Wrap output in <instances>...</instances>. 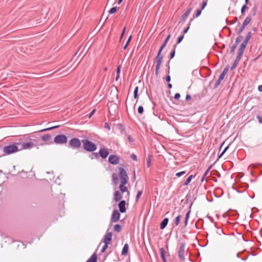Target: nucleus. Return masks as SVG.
<instances>
[{"instance_id":"obj_15","label":"nucleus","mask_w":262,"mask_h":262,"mask_svg":"<svg viewBox=\"0 0 262 262\" xmlns=\"http://www.w3.org/2000/svg\"><path fill=\"white\" fill-rule=\"evenodd\" d=\"M247 44H246V43H244V42H243L241 45V47H240V48L238 50V54L237 55L242 57L243 54V52L246 47V46H247Z\"/></svg>"},{"instance_id":"obj_21","label":"nucleus","mask_w":262,"mask_h":262,"mask_svg":"<svg viewBox=\"0 0 262 262\" xmlns=\"http://www.w3.org/2000/svg\"><path fill=\"white\" fill-rule=\"evenodd\" d=\"M129 247L127 244H125L124 246V247L122 249V255H126L127 254L128 251Z\"/></svg>"},{"instance_id":"obj_64","label":"nucleus","mask_w":262,"mask_h":262,"mask_svg":"<svg viewBox=\"0 0 262 262\" xmlns=\"http://www.w3.org/2000/svg\"><path fill=\"white\" fill-rule=\"evenodd\" d=\"M119 75H120V74H117V76H116V80L117 81V80L119 79V77H120Z\"/></svg>"},{"instance_id":"obj_46","label":"nucleus","mask_w":262,"mask_h":262,"mask_svg":"<svg viewBox=\"0 0 262 262\" xmlns=\"http://www.w3.org/2000/svg\"><path fill=\"white\" fill-rule=\"evenodd\" d=\"M131 158H132L133 160H134V161H137V157L136 156V155H135V154H133L132 155H131Z\"/></svg>"},{"instance_id":"obj_30","label":"nucleus","mask_w":262,"mask_h":262,"mask_svg":"<svg viewBox=\"0 0 262 262\" xmlns=\"http://www.w3.org/2000/svg\"><path fill=\"white\" fill-rule=\"evenodd\" d=\"M181 216L180 215H179L176 216L175 219V224L176 226H178L181 220Z\"/></svg>"},{"instance_id":"obj_43","label":"nucleus","mask_w":262,"mask_h":262,"mask_svg":"<svg viewBox=\"0 0 262 262\" xmlns=\"http://www.w3.org/2000/svg\"><path fill=\"white\" fill-rule=\"evenodd\" d=\"M202 9L201 10H198L196 15H195L196 17H198V16H199L201 15V14L202 13Z\"/></svg>"},{"instance_id":"obj_8","label":"nucleus","mask_w":262,"mask_h":262,"mask_svg":"<svg viewBox=\"0 0 262 262\" xmlns=\"http://www.w3.org/2000/svg\"><path fill=\"white\" fill-rule=\"evenodd\" d=\"M108 161L112 164L116 165L119 163V158L116 155H112L108 158Z\"/></svg>"},{"instance_id":"obj_7","label":"nucleus","mask_w":262,"mask_h":262,"mask_svg":"<svg viewBox=\"0 0 262 262\" xmlns=\"http://www.w3.org/2000/svg\"><path fill=\"white\" fill-rule=\"evenodd\" d=\"M70 145L74 148H78L81 146V142L77 138H73L69 142Z\"/></svg>"},{"instance_id":"obj_45","label":"nucleus","mask_w":262,"mask_h":262,"mask_svg":"<svg viewBox=\"0 0 262 262\" xmlns=\"http://www.w3.org/2000/svg\"><path fill=\"white\" fill-rule=\"evenodd\" d=\"M108 244H105L104 246H103V248H102V250H101V252H104L105 251V250H106V249L107 248V247H108Z\"/></svg>"},{"instance_id":"obj_63","label":"nucleus","mask_w":262,"mask_h":262,"mask_svg":"<svg viewBox=\"0 0 262 262\" xmlns=\"http://www.w3.org/2000/svg\"><path fill=\"white\" fill-rule=\"evenodd\" d=\"M128 44H127V43H126L125 45L123 47V49L124 50H125L127 47Z\"/></svg>"},{"instance_id":"obj_16","label":"nucleus","mask_w":262,"mask_h":262,"mask_svg":"<svg viewBox=\"0 0 262 262\" xmlns=\"http://www.w3.org/2000/svg\"><path fill=\"white\" fill-rule=\"evenodd\" d=\"M251 17L250 16H248L246 19H245V20L243 22V25H242V29H241V31H242V30H243V29L247 26L248 25L250 22L251 21Z\"/></svg>"},{"instance_id":"obj_37","label":"nucleus","mask_w":262,"mask_h":262,"mask_svg":"<svg viewBox=\"0 0 262 262\" xmlns=\"http://www.w3.org/2000/svg\"><path fill=\"white\" fill-rule=\"evenodd\" d=\"M229 148V146H226L225 149H224V150L222 151V152L221 154V155L219 156V158H220L224 154L225 152L227 151V150Z\"/></svg>"},{"instance_id":"obj_28","label":"nucleus","mask_w":262,"mask_h":262,"mask_svg":"<svg viewBox=\"0 0 262 262\" xmlns=\"http://www.w3.org/2000/svg\"><path fill=\"white\" fill-rule=\"evenodd\" d=\"M190 211H189L186 214L185 216V226H186L187 225L188 219L189 217V214H190Z\"/></svg>"},{"instance_id":"obj_49","label":"nucleus","mask_w":262,"mask_h":262,"mask_svg":"<svg viewBox=\"0 0 262 262\" xmlns=\"http://www.w3.org/2000/svg\"><path fill=\"white\" fill-rule=\"evenodd\" d=\"M120 71H121V66H119L118 67V68H117V74H120Z\"/></svg>"},{"instance_id":"obj_17","label":"nucleus","mask_w":262,"mask_h":262,"mask_svg":"<svg viewBox=\"0 0 262 262\" xmlns=\"http://www.w3.org/2000/svg\"><path fill=\"white\" fill-rule=\"evenodd\" d=\"M241 58V56H239L238 55H237L236 56V59L234 61L233 64H232V67L231 68V70H234L237 67V64L238 63V62L240 60Z\"/></svg>"},{"instance_id":"obj_60","label":"nucleus","mask_w":262,"mask_h":262,"mask_svg":"<svg viewBox=\"0 0 262 262\" xmlns=\"http://www.w3.org/2000/svg\"><path fill=\"white\" fill-rule=\"evenodd\" d=\"M189 29V27H188L187 28L184 29V31H183V33H186L187 32V31H188Z\"/></svg>"},{"instance_id":"obj_58","label":"nucleus","mask_w":262,"mask_h":262,"mask_svg":"<svg viewBox=\"0 0 262 262\" xmlns=\"http://www.w3.org/2000/svg\"><path fill=\"white\" fill-rule=\"evenodd\" d=\"M190 99H191V96H190V95H188H188H186V99L187 100H190Z\"/></svg>"},{"instance_id":"obj_44","label":"nucleus","mask_w":262,"mask_h":262,"mask_svg":"<svg viewBox=\"0 0 262 262\" xmlns=\"http://www.w3.org/2000/svg\"><path fill=\"white\" fill-rule=\"evenodd\" d=\"M167 44V42H166L165 41L164 42L163 44L162 45V46L161 47L160 49V50L159 51H160V52H162V50L164 49V48L165 47V46Z\"/></svg>"},{"instance_id":"obj_4","label":"nucleus","mask_w":262,"mask_h":262,"mask_svg":"<svg viewBox=\"0 0 262 262\" xmlns=\"http://www.w3.org/2000/svg\"><path fill=\"white\" fill-rule=\"evenodd\" d=\"M18 150V148L15 145H10L7 146H5L4 149V152L7 155L12 154Z\"/></svg>"},{"instance_id":"obj_33","label":"nucleus","mask_w":262,"mask_h":262,"mask_svg":"<svg viewBox=\"0 0 262 262\" xmlns=\"http://www.w3.org/2000/svg\"><path fill=\"white\" fill-rule=\"evenodd\" d=\"M117 10V7H113V8H112L110 10V11H109V13H110V14H114V13H116V12Z\"/></svg>"},{"instance_id":"obj_24","label":"nucleus","mask_w":262,"mask_h":262,"mask_svg":"<svg viewBox=\"0 0 262 262\" xmlns=\"http://www.w3.org/2000/svg\"><path fill=\"white\" fill-rule=\"evenodd\" d=\"M160 254H161V258H162L163 261L164 262H165L166 261V258H165V254H164V253H165L164 249L163 248H161L160 249Z\"/></svg>"},{"instance_id":"obj_56","label":"nucleus","mask_w":262,"mask_h":262,"mask_svg":"<svg viewBox=\"0 0 262 262\" xmlns=\"http://www.w3.org/2000/svg\"><path fill=\"white\" fill-rule=\"evenodd\" d=\"M170 37H171V35H170V34H169V35L167 36V37H166V38L165 39V41H165L166 42H167H167H168V41L169 40V38H170Z\"/></svg>"},{"instance_id":"obj_26","label":"nucleus","mask_w":262,"mask_h":262,"mask_svg":"<svg viewBox=\"0 0 262 262\" xmlns=\"http://www.w3.org/2000/svg\"><path fill=\"white\" fill-rule=\"evenodd\" d=\"M251 33L250 32H249L248 34L247 35L246 37V38L245 39V40L243 42L244 43H246V44H247L248 42L249 41L250 37H251Z\"/></svg>"},{"instance_id":"obj_13","label":"nucleus","mask_w":262,"mask_h":262,"mask_svg":"<svg viewBox=\"0 0 262 262\" xmlns=\"http://www.w3.org/2000/svg\"><path fill=\"white\" fill-rule=\"evenodd\" d=\"M125 204V201L122 200L118 204L119 210L121 213H124L126 211Z\"/></svg>"},{"instance_id":"obj_42","label":"nucleus","mask_w":262,"mask_h":262,"mask_svg":"<svg viewBox=\"0 0 262 262\" xmlns=\"http://www.w3.org/2000/svg\"><path fill=\"white\" fill-rule=\"evenodd\" d=\"M180 97H181V96H180V94L179 93H176L174 95V98L176 100H179L180 99Z\"/></svg>"},{"instance_id":"obj_52","label":"nucleus","mask_w":262,"mask_h":262,"mask_svg":"<svg viewBox=\"0 0 262 262\" xmlns=\"http://www.w3.org/2000/svg\"><path fill=\"white\" fill-rule=\"evenodd\" d=\"M128 139L131 143L134 141V139L130 135L128 136Z\"/></svg>"},{"instance_id":"obj_22","label":"nucleus","mask_w":262,"mask_h":262,"mask_svg":"<svg viewBox=\"0 0 262 262\" xmlns=\"http://www.w3.org/2000/svg\"><path fill=\"white\" fill-rule=\"evenodd\" d=\"M192 9L191 8H189L187 9V10L184 13V14L182 16V20H184L186 19V18L187 17L188 15L190 14V12L191 11Z\"/></svg>"},{"instance_id":"obj_11","label":"nucleus","mask_w":262,"mask_h":262,"mask_svg":"<svg viewBox=\"0 0 262 262\" xmlns=\"http://www.w3.org/2000/svg\"><path fill=\"white\" fill-rule=\"evenodd\" d=\"M21 149H27L35 146V144L32 142H25L21 144Z\"/></svg>"},{"instance_id":"obj_59","label":"nucleus","mask_w":262,"mask_h":262,"mask_svg":"<svg viewBox=\"0 0 262 262\" xmlns=\"http://www.w3.org/2000/svg\"><path fill=\"white\" fill-rule=\"evenodd\" d=\"M166 80L167 82H169L170 81V77L169 76H167L166 78Z\"/></svg>"},{"instance_id":"obj_51","label":"nucleus","mask_w":262,"mask_h":262,"mask_svg":"<svg viewBox=\"0 0 262 262\" xmlns=\"http://www.w3.org/2000/svg\"><path fill=\"white\" fill-rule=\"evenodd\" d=\"M228 67H226V68L224 69V71H223V72H222V73H224L225 75H226V74H227V72H228Z\"/></svg>"},{"instance_id":"obj_32","label":"nucleus","mask_w":262,"mask_h":262,"mask_svg":"<svg viewBox=\"0 0 262 262\" xmlns=\"http://www.w3.org/2000/svg\"><path fill=\"white\" fill-rule=\"evenodd\" d=\"M138 86H136L134 92V97L135 99L138 97Z\"/></svg>"},{"instance_id":"obj_18","label":"nucleus","mask_w":262,"mask_h":262,"mask_svg":"<svg viewBox=\"0 0 262 262\" xmlns=\"http://www.w3.org/2000/svg\"><path fill=\"white\" fill-rule=\"evenodd\" d=\"M119 171H120V174H119L120 178H125V177H128L127 174L126 172L123 168H120Z\"/></svg>"},{"instance_id":"obj_9","label":"nucleus","mask_w":262,"mask_h":262,"mask_svg":"<svg viewBox=\"0 0 262 262\" xmlns=\"http://www.w3.org/2000/svg\"><path fill=\"white\" fill-rule=\"evenodd\" d=\"M185 246L184 244H182L180 247L178 254L179 258L183 261L185 260L184 253Z\"/></svg>"},{"instance_id":"obj_3","label":"nucleus","mask_w":262,"mask_h":262,"mask_svg":"<svg viewBox=\"0 0 262 262\" xmlns=\"http://www.w3.org/2000/svg\"><path fill=\"white\" fill-rule=\"evenodd\" d=\"M161 52L160 51H159L155 61V62L156 63V75H158L159 74V70L160 68L161 64L162 63V60L163 59V56L161 55Z\"/></svg>"},{"instance_id":"obj_2","label":"nucleus","mask_w":262,"mask_h":262,"mask_svg":"<svg viewBox=\"0 0 262 262\" xmlns=\"http://www.w3.org/2000/svg\"><path fill=\"white\" fill-rule=\"evenodd\" d=\"M82 142L83 143V148L87 151H93L97 148L96 145L94 143L88 140H82Z\"/></svg>"},{"instance_id":"obj_10","label":"nucleus","mask_w":262,"mask_h":262,"mask_svg":"<svg viewBox=\"0 0 262 262\" xmlns=\"http://www.w3.org/2000/svg\"><path fill=\"white\" fill-rule=\"evenodd\" d=\"M120 214L118 210H115L113 211L112 217H111V221L112 222L116 223L120 219Z\"/></svg>"},{"instance_id":"obj_27","label":"nucleus","mask_w":262,"mask_h":262,"mask_svg":"<svg viewBox=\"0 0 262 262\" xmlns=\"http://www.w3.org/2000/svg\"><path fill=\"white\" fill-rule=\"evenodd\" d=\"M192 175L190 176L186 180V181L185 182L184 185L186 186L189 184V183L191 182L192 178Z\"/></svg>"},{"instance_id":"obj_47","label":"nucleus","mask_w":262,"mask_h":262,"mask_svg":"<svg viewBox=\"0 0 262 262\" xmlns=\"http://www.w3.org/2000/svg\"><path fill=\"white\" fill-rule=\"evenodd\" d=\"M257 118L259 121V122L261 124H262V117L261 116H257Z\"/></svg>"},{"instance_id":"obj_40","label":"nucleus","mask_w":262,"mask_h":262,"mask_svg":"<svg viewBox=\"0 0 262 262\" xmlns=\"http://www.w3.org/2000/svg\"><path fill=\"white\" fill-rule=\"evenodd\" d=\"M185 173V171H183L177 173H176V176L177 177H181V176L183 175Z\"/></svg>"},{"instance_id":"obj_12","label":"nucleus","mask_w":262,"mask_h":262,"mask_svg":"<svg viewBox=\"0 0 262 262\" xmlns=\"http://www.w3.org/2000/svg\"><path fill=\"white\" fill-rule=\"evenodd\" d=\"M99 154L102 158L105 159L108 156L109 152L106 148H102L100 149Z\"/></svg>"},{"instance_id":"obj_1","label":"nucleus","mask_w":262,"mask_h":262,"mask_svg":"<svg viewBox=\"0 0 262 262\" xmlns=\"http://www.w3.org/2000/svg\"><path fill=\"white\" fill-rule=\"evenodd\" d=\"M126 193L127 200H129V196H130V192L128 189V188H126V191L125 190H121V188H119V190H117L115 192L114 194V200L115 202H119L121 200V199L123 198V194Z\"/></svg>"},{"instance_id":"obj_55","label":"nucleus","mask_w":262,"mask_h":262,"mask_svg":"<svg viewBox=\"0 0 262 262\" xmlns=\"http://www.w3.org/2000/svg\"><path fill=\"white\" fill-rule=\"evenodd\" d=\"M125 29H126V27H124L123 30V31H122V33L121 34V37H120V40L122 39L123 36L124 35V33H125Z\"/></svg>"},{"instance_id":"obj_39","label":"nucleus","mask_w":262,"mask_h":262,"mask_svg":"<svg viewBox=\"0 0 262 262\" xmlns=\"http://www.w3.org/2000/svg\"><path fill=\"white\" fill-rule=\"evenodd\" d=\"M207 4V1H204L202 3V10H203Z\"/></svg>"},{"instance_id":"obj_25","label":"nucleus","mask_w":262,"mask_h":262,"mask_svg":"<svg viewBox=\"0 0 262 262\" xmlns=\"http://www.w3.org/2000/svg\"><path fill=\"white\" fill-rule=\"evenodd\" d=\"M41 139H42V140L45 141H49L51 139V136L49 135L42 136L41 137Z\"/></svg>"},{"instance_id":"obj_14","label":"nucleus","mask_w":262,"mask_h":262,"mask_svg":"<svg viewBox=\"0 0 262 262\" xmlns=\"http://www.w3.org/2000/svg\"><path fill=\"white\" fill-rule=\"evenodd\" d=\"M112 232L107 233L104 238V243L106 244H110L112 241Z\"/></svg>"},{"instance_id":"obj_20","label":"nucleus","mask_w":262,"mask_h":262,"mask_svg":"<svg viewBox=\"0 0 262 262\" xmlns=\"http://www.w3.org/2000/svg\"><path fill=\"white\" fill-rule=\"evenodd\" d=\"M168 222V218L164 219L160 224L161 229H163L167 225Z\"/></svg>"},{"instance_id":"obj_62","label":"nucleus","mask_w":262,"mask_h":262,"mask_svg":"<svg viewBox=\"0 0 262 262\" xmlns=\"http://www.w3.org/2000/svg\"><path fill=\"white\" fill-rule=\"evenodd\" d=\"M131 38H132V36H130V37H129V38L128 39V40H127V41L126 42V43H127V44L129 43V41H130V40L131 39Z\"/></svg>"},{"instance_id":"obj_29","label":"nucleus","mask_w":262,"mask_h":262,"mask_svg":"<svg viewBox=\"0 0 262 262\" xmlns=\"http://www.w3.org/2000/svg\"><path fill=\"white\" fill-rule=\"evenodd\" d=\"M114 229L115 231L119 232L121 231V227L120 225L116 224L115 225Z\"/></svg>"},{"instance_id":"obj_36","label":"nucleus","mask_w":262,"mask_h":262,"mask_svg":"<svg viewBox=\"0 0 262 262\" xmlns=\"http://www.w3.org/2000/svg\"><path fill=\"white\" fill-rule=\"evenodd\" d=\"M144 111L143 107L142 106H140L138 107V112L139 114H142Z\"/></svg>"},{"instance_id":"obj_19","label":"nucleus","mask_w":262,"mask_h":262,"mask_svg":"<svg viewBox=\"0 0 262 262\" xmlns=\"http://www.w3.org/2000/svg\"><path fill=\"white\" fill-rule=\"evenodd\" d=\"M225 75H226L224 73H222V74L220 75L218 80L216 82V84H215L216 87H217V86H219L222 80H223L224 79Z\"/></svg>"},{"instance_id":"obj_48","label":"nucleus","mask_w":262,"mask_h":262,"mask_svg":"<svg viewBox=\"0 0 262 262\" xmlns=\"http://www.w3.org/2000/svg\"><path fill=\"white\" fill-rule=\"evenodd\" d=\"M236 44L235 43V45L233 46L232 47H231V52H233L234 51V50H235L236 48Z\"/></svg>"},{"instance_id":"obj_54","label":"nucleus","mask_w":262,"mask_h":262,"mask_svg":"<svg viewBox=\"0 0 262 262\" xmlns=\"http://www.w3.org/2000/svg\"><path fill=\"white\" fill-rule=\"evenodd\" d=\"M242 37H238V38H236V42H235V43L237 45V43L238 42H240V41H241V40H242Z\"/></svg>"},{"instance_id":"obj_35","label":"nucleus","mask_w":262,"mask_h":262,"mask_svg":"<svg viewBox=\"0 0 262 262\" xmlns=\"http://www.w3.org/2000/svg\"><path fill=\"white\" fill-rule=\"evenodd\" d=\"M183 38H184V35H181L180 36H179V38H178L177 43V44L180 43L182 41V40H183Z\"/></svg>"},{"instance_id":"obj_23","label":"nucleus","mask_w":262,"mask_h":262,"mask_svg":"<svg viewBox=\"0 0 262 262\" xmlns=\"http://www.w3.org/2000/svg\"><path fill=\"white\" fill-rule=\"evenodd\" d=\"M97 259V256L96 253H94L92 256L87 260L86 262H96Z\"/></svg>"},{"instance_id":"obj_57","label":"nucleus","mask_w":262,"mask_h":262,"mask_svg":"<svg viewBox=\"0 0 262 262\" xmlns=\"http://www.w3.org/2000/svg\"><path fill=\"white\" fill-rule=\"evenodd\" d=\"M96 111V109H94L92 112L91 113L90 116H89V118H90L93 115V114H94V113Z\"/></svg>"},{"instance_id":"obj_50","label":"nucleus","mask_w":262,"mask_h":262,"mask_svg":"<svg viewBox=\"0 0 262 262\" xmlns=\"http://www.w3.org/2000/svg\"><path fill=\"white\" fill-rule=\"evenodd\" d=\"M150 157H148V159L147 160V167H149L150 165Z\"/></svg>"},{"instance_id":"obj_41","label":"nucleus","mask_w":262,"mask_h":262,"mask_svg":"<svg viewBox=\"0 0 262 262\" xmlns=\"http://www.w3.org/2000/svg\"><path fill=\"white\" fill-rule=\"evenodd\" d=\"M104 128L107 129L108 130L111 129V127L109 125V124L107 122H105L104 124Z\"/></svg>"},{"instance_id":"obj_6","label":"nucleus","mask_w":262,"mask_h":262,"mask_svg":"<svg viewBox=\"0 0 262 262\" xmlns=\"http://www.w3.org/2000/svg\"><path fill=\"white\" fill-rule=\"evenodd\" d=\"M120 183L119 186V188H121V190L126 191L127 186L126 185L127 184L128 180V177L125 178H120Z\"/></svg>"},{"instance_id":"obj_31","label":"nucleus","mask_w":262,"mask_h":262,"mask_svg":"<svg viewBox=\"0 0 262 262\" xmlns=\"http://www.w3.org/2000/svg\"><path fill=\"white\" fill-rule=\"evenodd\" d=\"M59 126H60V125H56V126L50 127L47 128L43 129L41 130L40 132H45V131H46V130H51V129H54V128H57V127H58Z\"/></svg>"},{"instance_id":"obj_38","label":"nucleus","mask_w":262,"mask_h":262,"mask_svg":"<svg viewBox=\"0 0 262 262\" xmlns=\"http://www.w3.org/2000/svg\"><path fill=\"white\" fill-rule=\"evenodd\" d=\"M248 9V7L246 5H244L241 9V13L243 14L246 9Z\"/></svg>"},{"instance_id":"obj_5","label":"nucleus","mask_w":262,"mask_h":262,"mask_svg":"<svg viewBox=\"0 0 262 262\" xmlns=\"http://www.w3.org/2000/svg\"><path fill=\"white\" fill-rule=\"evenodd\" d=\"M54 141L56 144H61L66 143L68 141V139L65 135H60L56 136L54 138Z\"/></svg>"},{"instance_id":"obj_34","label":"nucleus","mask_w":262,"mask_h":262,"mask_svg":"<svg viewBox=\"0 0 262 262\" xmlns=\"http://www.w3.org/2000/svg\"><path fill=\"white\" fill-rule=\"evenodd\" d=\"M142 193V191L141 190L139 191L138 192L137 196H136V201H137L140 199Z\"/></svg>"},{"instance_id":"obj_61","label":"nucleus","mask_w":262,"mask_h":262,"mask_svg":"<svg viewBox=\"0 0 262 262\" xmlns=\"http://www.w3.org/2000/svg\"><path fill=\"white\" fill-rule=\"evenodd\" d=\"M258 89L260 92H262V85H259Z\"/></svg>"},{"instance_id":"obj_53","label":"nucleus","mask_w":262,"mask_h":262,"mask_svg":"<svg viewBox=\"0 0 262 262\" xmlns=\"http://www.w3.org/2000/svg\"><path fill=\"white\" fill-rule=\"evenodd\" d=\"M174 55H175V49H174V50L170 53L171 58H172L174 56Z\"/></svg>"}]
</instances>
